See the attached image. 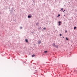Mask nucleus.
Listing matches in <instances>:
<instances>
[{"mask_svg": "<svg viewBox=\"0 0 77 77\" xmlns=\"http://www.w3.org/2000/svg\"><path fill=\"white\" fill-rule=\"evenodd\" d=\"M60 35L61 36H62V34H60Z\"/></svg>", "mask_w": 77, "mask_h": 77, "instance_id": "nucleus-15", "label": "nucleus"}, {"mask_svg": "<svg viewBox=\"0 0 77 77\" xmlns=\"http://www.w3.org/2000/svg\"><path fill=\"white\" fill-rule=\"evenodd\" d=\"M53 45L54 46L55 45V44L54 43L53 44Z\"/></svg>", "mask_w": 77, "mask_h": 77, "instance_id": "nucleus-12", "label": "nucleus"}, {"mask_svg": "<svg viewBox=\"0 0 77 77\" xmlns=\"http://www.w3.org/2000/svg\"><path fill=\"white\" fill-rule=\"evenodd\" d=\"M63 38H64V37H63Z\"/></svg>", "mask_w": 77, "mask_h": 77, "instance_id": "nucleus-18", "label": "nucleus"}, {"mask_svg": "<svg viewBox=\"0 0 77 77\" xmlns=\"http://www.w3.org/2000/svg\"><path fill=\"white\" fill-rule=\"evenodd\" d=\"M76 28H77V27H74V29L75 30Z\"/></svg>", "mask_w": 77, "mask_h": 77, "instance_id": "nucleus-7", "label": "nucleus"}, {"mask_svg": "<svg viewBox=\"0 0 77 77\" xmlns=\"http://www.w3.org/2000/svg\"><path fill=\"white\" fill-rule=\"evenodd\" d=\"M64 16H65V15H64Z\"/></svg>", "mask_w": 77, "mask_h": 77, "instance_id": "nucleus-17", "label": "nucleus"}, {"mask_svg": "<svg viewBox=\"0 0 77 77\" xmlns=\"http://www.w3.org/2000/svg\"><path fill=\"white\" fill-rule=\"evenodd\" d=\"M62 23V22H60V21H59L58 22V23H59V26H60V23Z\"/></svg>", "mask_w": 77, "mask_h": 77, "instance_id": "nucleus-2", "label": "nucleus"}, {"mask_svg": "<svg viewBox=\"0 0 77 77\" xmlns=\"http://www.w3.org/2000/svg\"><path fill=\"white\" fill-rule=\"evenodd\" d=\"M65 11V10H64V11H63V12H64V11Z\"/></svg>", "mask_w": 77, "mask_h": 77, "instance_id": "nucleus-16", "label": "nucleus"}, {"mask_svg": "<svg viewBox=\"0 0 77 77\" xmlns=\"http://www.w3.org/2000/svg\"><path fill=\"white\" fill-rule=\"evenodd\" d=\"M45 53H47L48 51H45Z\"/></svg>", "mask_w": 77, "mask_h": 77, "instance_id": "nucleus-9", "label": "nucleus"}, {"mask_svg": "<svg viewBox=\"0 0 77 77\" xmlns=\"http://www.w3.org/2000/svg\"><path fill=\"white\" fill-rule=\"evenodd\" d=\"M61 11H63V8H61Z\"/></svg>", "mask_w": 77, "mask_h": 77, "instance_id": "nucleus-13", "label": "nucleus"}, {"mask_svg": "<svg viewBox=\"0 0 77 77\" xmlns=\"http://www.w3.org/2000/svg\"><path fill=\"white\" fill-rule=\"evenodd\" d=\"M66 39L67 41L68 40V38L67 37L66 38Z\"/></svg>", "mask_w": 77, "mask_h": 77, "instance_id": "nucleus-10", "label": "nucleus"}, {"mask_svg": "<svg viewBox=\"0 0 77 77\" xmlns=\"http://www.w3.org/2000/svg\"><path fill=\"white\" fill-rule=\"evenodd\" d=\"M41 41H39V42H38V44H41Z\"/></svg>", "mask_w": 77, "mask_h": 77, "instance_id": "nucleus-4", "label": "nucleus"}, {"mask_svg": "<svg viewBox=\"0 0 77 77\" xmlns=\"http://www.w3.org/2000/svg\"><path fill=\"white\" fill-rule=\"evenodd\" d=\"M60 14H59L57 16V17H60Z\"/></svg>", "mask_w": 77, "mask_h": 77, "instance_id": "nucleus-6", "label": "nucleus"}, {"mask_svg": "<svg viewBox=\"0 0 77 77\" xmlns=\"http://www.w3.org/2000/svg\"><path fill=\"white\" fill-rule=\"evenodd\" d=\"M43 29H44V30H45V29H46V28L45 27V28H43Z\"/></svg>", "mask_w": 77, "mask_h": 77, "instance_id": "nucleus-8", "label": "nucleus"}, {"mask_svg": "<svg viewBox=\"0 0 77 77\" xmlns=\"http://www.w3.org/2000/svg\"><path fill=\"white\" fill-rule=\"evenodd\" d=\"M28 18H32V15H29L28 16Z\"/></svg>", "mask_w": 77, "mask_h": 77, "instance_id": "nucleus-1", "label": "nucleus"}, {"mask_svg": "<svg viewBox=\"0 0 77 77\" xmlns=\"http://www.w3.org/2000/svg\"><path fill=\"white\" fill-rule=\"evenodd\" d=\"M20 29H22V27H20Z\"/></svg>", "mask_w": 77, "mask_h": 77, "instance_id": "nucleus-11", "label": "nucleus"}, {"mask_svg": "<svg viewBox=\"0 0 77 77\" xmlns=\"http://www.w3.org/2000/svg\"><path fill=\"white\" fill-rule=\"evenodd\" d=\"M66 32H67V31L66 30L65 31V33H66Z\"/></svg>", "mask_w": 77, "mask_h": 77, "instance_id": "nucleus-14", "label": "nucleus"}, {"mask_svg": "<svg viewBox=\"0 0 77 77\" xmlns=\"http://www.w3.org/2000/svg\"><path fill=\"white\" fill-rule=\"evenodd\" d=\"M25 41H26V42H28V39H26Z\"/></svg>", "mask_w": 77, "mask_h": 77, "instance_id": "nucleus-3", "label": "nucleus"}, {"mask_svg": "<svg viewBox=\"0 0 77 77\" xmlns=\"http://www.w3.org/2000/svg\"><path fill=\"white\" fill-rule=\"evenodd\" d=\"M34 56H35V55L34 54H33L32 55V57H34Z\"/></svg>", "mask_w": 77, "mask_h": 77, "instance_id": "nucleus-5", "label": "nucleus"}]
</instances>
